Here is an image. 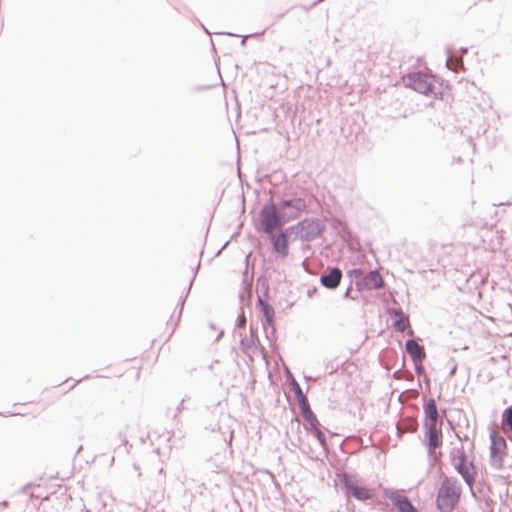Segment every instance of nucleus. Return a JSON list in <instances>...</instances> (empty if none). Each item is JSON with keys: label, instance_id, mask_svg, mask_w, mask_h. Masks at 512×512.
Listing matches in <instances>:
<instances>
[{"label": "nucleus", "instance_id": "f257e3e1", "mask_svg": "<svg viewBox=\"0 0 512 512\" xmlns=\"http://www.w3.org/2000/svg\"><path fill=\"white\" fill-rule=\"evenodd\" d=\"M490 442V465L496 470H501L504 468V459L507 455V442L497 431L491 432Z\"/></svg>", "mask_w": 512, "mask_h": 512}, {"label": "nucleus", "instance_id": "f03ea898", "mask_svg": "<svg viewBox=\"0 0 512 512\" xmlns=\"http://www.w3.org/2000/svg\"><path fill=\"white\" fill-rule=\"evenodd\" d=\"M342 481L348 496H353L361 501L369 500L373 497V490L359 479L345 474L343 475Z\"/></svg>", "mask_w": 512, "mask_h": 512}, {"label": "nucleus", "instance_id": "7ed1b4c3", "mask_svg": "<svg viewBox=\"0 0 512 512\" xmlns=\"http://www.w3.org/2000/svg\"><path fill=\"white\" fill-rule=\"evenodd\" d=\"M459 497V491L454 484L445 480L438 493L437 506L440 510L452 511Z\"/></svg>", "mask_w": 512, "mask_h": 512}, {"label": "nucleus", "instance_id": "20e7f679", "mask_svg": "<svg viewBox=\"0 0 512 512\" xmlns=\"http://www.w3.org/2000/svg\"><path fill=\"white\" fill-rule=\"evenodd\" d=\"M350 274L356 279V285L360 289H379L384 285L383 278L377 271H371L364 275L360 269H355L351 271Z\"/></svg>", "mask_w": 512, "mask_h": 512}, {"label": "nucleus", "instance_id": "39448f33", "mask_svg": "<svg viewBox=\"0 0 512 512\" xmlns=\"http://www.w3.org/2000/svg\"><path fill=\"white\" fill-rule=\"evenodd\" d=\"M261 224L268 234H272L276 229L282 226L284 222L282 215L279 216L274 205L265 206L261 211Z\"/></svg>", "mask_w": 512, "mask_h": 512}, {"label": "nucleus", "instance_id": "423d86ee", "mask_svg": "<svg viewBox=\"0 0 512 512\" xmlns=\"http://www.w3.org/2000/svg\"><path fill=\"white\" fill-rule=\"evenodd\" d=\"M306 209L304 200L297 198L284 201L281 204L280 213L284 222H288L298 218L301 213Z\"/></svg>", "mask_w": 512, "mask_h": 512}, {"label": "nucleus", "instance_id": "0eeeda50", "mask_svg": "<svg viewBox=\"0 0 512 512\" xmlns=\"http://www.w3.org/2000/svg\"><path fill=\"white\" fill-rule=\"evenodd\" d=\"M115 376L125 377L129 381H138L141 376V365L133 360H125L115 367Z\"/></svg>", "mask_w": 512, "mask_h": 512}, {"label": "nucleus", "instance_id": "6e6552de", "mask_svg": "<svg viewBox=\"0 0 512 512\" xmlns=\"http://www.w3.org/2000/svg\"><path fill=\"white\" fill-rule=\"evenodd\" d=\"M453 461L457 471L462 475L465 481L471 485L474 481V476L476 473L473 463L467 459L463 451L454 457Z\"/></svg>", "mask_w": 512, "mask_h": 512}, {"label": "nucleus", "instance_id": "1a4fd4ad", "mask_svg": "<svg viewBox=\"0 0 512 512\" xmlns=\"http://www.w3.org/2000/svg\"><path fill=\"white\" fill-rule=\"evenodd\" d=\"M426 437L428 441V448L431 454H434V450L442 445V432L438 425L427 426Z\"/></svg>", "mask_w": 512, "mask_h": 512}, {"label": "nucleus", "instance_id": "9d476101", "mask_svg": "<svg viewBox=\"0 0 512 512\" xmlns=\"http://www.w3.org/2000/svg\"><path fill=\"white\" fill-rule=\"evenodd\" d=\"M342 279V272L338 268H332L327 274H323L320 278V282L323 286L329 289H335L338 287Z\"/></svg>", "mask_w": 512, "mask_h": 512}, {"label": "nucleus", "instance_id": "9b49d317", "mask_svg": "<svg viewBox=\"0 0 512 512\" xmlns=\"http://www.w3.org/2000/svg\"><path fill=\"white\" fill-rule=\"evenodd\" d=\"M304 419L308 422L311 429L315 432L316 437L321 443L325 442V435L320 429V423L316 417V415L312 412L311 409L305 410L302 412Z\"/></svg>", "mask_w": 512, "mask_h": 512}, {"label": "nucleus", "instance_id": "f8f14e48", "mask_svg": "<svg viewBox=\"0 0 512 512\" xmlns=\"http://www.w3.org/2000/svg\"><path fill=\"white\" fill-rule=\"evenodd\" d=\"M424 412L427 419L426 425H438V410L434 399H429L425 406Z\"/></svg>", "mask_w": 512, "mask_h": 512}, {"label": "nucleus", "instance_id": "ddd939ff", "mask_svg": "<svg viewBox=\"0 0 512 512\" xmlns=\"http://www.w3.org/2000/svg\"><path fill=\"white\" fill-rule=\"evenodd\" d=\"M393 504L397 507L399 512H416V509L408 500V498L401 496L399 494H392L390 496Z\"/></svg>", "mask_w": 512, "mask_h": 512}, {"label": "nucleus", "instance_id": "4468645a", "mask_svg": "<svg viewBox=\"0 0 512 512\" xmlns=\"http://www.w3.org/2000/svg\"><path fill=\"white\" fill-rule=\"evenodd\" d=\"M270 235H271V241L273 243L274 249L283 256L287 255V253H288L287 236L284 233H280L279 235H274L272 233Z\"/></svg>", "mask_w": 512, "mask_h": 512}, {"label": "nucleus", "instance_id": "2eb2a0df", "mask_svg": "<svg viewBox=\"0 0 512 512\" xmlns=\"http://www.w3.org/2000/svg\"><path fill=\"white\" fill-rule=\"evenodd\" d=\"M406 350L414 361H421L425 356L423 348L415 340L406 342Z\"/></svg>", "mask_w": 512, "mask_h": 512}, {"label": "nucleus", "instance_id": "dca6fc26", "mask_svg": "<svg viewBox=\"0 0 512 512\" xmlns=\"http://www.w3.org/2000/svg\"><path fill=\"white\" fill-rule=\"evenodd\" d=\"M502 429L504 432H511L509 436L512 441V406L506 408L502 414Z\"/></svg>", "mask_w": 512, "mask_h": 512}, {"label": "nucleus", "instance_id": "f3484780", "mask_svg": "<svg viewBox=\"0 0 512 512\" xmlns=\"http://www.w3.org/2000/svg\"><path fill=\"white\" fill-rule=\"evenodd\" d=\"M294 391H295L296 397L298 399L299 406L301 408V412L310 409V405L308 403V400L305 397L304 393L302 392V389L299 386V384L295 383Z\"/></svg>", "mask_w": 512, "mask_h": 512}, {"label": "nucleus", "instance_id": "a211bd4d", "mask_svg": "<svg viewBox=\"0 0 512 512\" xmlns=\"http://www.w3.org/2000/svg\"><path fill=\"white\" fill-rule=\"evenodd\" d=\"M411 79L414 81L413 87L415 90L423 93L427 92V85L423 82L421 75L415 74L411 77Z\"/></svg>", "mask_w": 512, "mask_h": 512}, {"label": "nucleus", "instance_id": "6ab92c4d", "mask_svg": "<svg viewBox=\"0 0 512 512\" xmlns=\"http://www.w3.org/2000/svg\"><path fill=\"white\" fill-rule=\"evenodd\" d=\"M259 303H260V305L263 306V311H264L267 319L270 321V318H271V308L267 304H265L262 300H259Z\"/></svg>", "mask_w": 512, "mask_h": 512}, {"label": "nucleus", "instance_id": "aec40b11", "mask_svg": "<svg viewBox=\"0 0 512 512\" xmlns=\"http://www.w3.org/2000/svg\"><path fill=\"white\" fill-rule=\"evenodd\" d=\"M396 327L398 328V330L404 331L406 328V324L404 321H399L396 323Z\"/></svg>", "mask_w": 512, "mask_h": 512}, {"label": "nucleus", "instance_id": "412c9836", "mask_svg": "<svg viewBox=\"0 0 512 512\" xmlns=\"http://www.w3.org/2000/svg\"><path fill=\"white\" fill-rule=\"evenodd\" d=\"M442 512H451V511H448V510H442Z\"/></svg>", "mask_w": 512, "mask_h": 512}]
</instances>
